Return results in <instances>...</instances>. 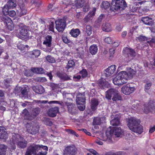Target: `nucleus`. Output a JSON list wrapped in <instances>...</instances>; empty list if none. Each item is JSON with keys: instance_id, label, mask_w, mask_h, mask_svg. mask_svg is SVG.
<instances>
[{"instance_id": "obj_1", "label": "nucleus", "mask_w": 155, "mask_h": 155, "mask_svg": "<svg viewBox=\"0 0 155 155\" xmlns=\"http://www.w3.org/2000/svg\"><path fill=\"white\" fill-rule=\"evenodd\" d=\"M48 150V147L46 146L33 143L28 147L25 155H46Z\"/></svg>"}, {"instance_id": "obj_2", "label": "nucleus", "mask_w": 155, "mask_h": 155, "mask_svg": "<svg viewBox=\"0 0 155 155\" xmlns=\"http://www.w3.org/2000/svg\"><path fill=\"white\" fill-rule=\"evenodd\" d=\"M140 121L134 117H131L128 120L127 126L130 130L133 132L141 134L143 132L142 126L140 125Z\"/></svg>"}, {"instance_id": "obj_3", "label": "nucleus", "mask_w": 155, "mask_h": 155, "mask_svg": "<svg viewBox=\"0 0 155 155\" xmlns=\"http://www.w3.org/2000/svg\"><path fill=\"white\" fill-rule=\"evenodd\" d=\"M111 5L109 9L110 12L120 10H123L127 6L125 0H112Z\"/></svg>"}, {"instance_id": "obj_4", "label": "nucleus", "mask_w": 155, "mask_h": 155, "mask_svg": "<svg viewBox=\"0 0 155 155\" xmlns=\"http://www.w3.org/2000/svg\"><path fill=\"white\" fill-rule=\"evenodd\" d=\"M41 109L39 107L33 108L30 114L28 110L26 109H24L22 113L24 114V117L27 120H31L35 118L40 113Z\"/></svg>"}, {"instance_id": "obj_5", "label": "nucleus", "mask_w": 155, "mask_h": 155, "mask_svg": "<svg viewBox=\"0 0 155 155\" xmlns=\"http://www.w3.org/2000/svg\"><path fill=\"white\" fill-rule=\"evenodd\" d=\"M125 74L124 73L120 72L115 78L113 79L114 84L117 85H120L127 83L126 79L125 78L126 77L124 76Z\"/></svg>"}, {"instance_id": "obj_6", "label": "nucleus", "mask_w": 155, "mask_h": 155, "mask_svg": "<svg viewBox=\"0 0 155 155\" xmlns=\"http://www.w3.org/2000/svg\"><path fill=\"white\" fill-rule=\"evenodd\" d=\"M7 15H2L0 17V21L4 23L8 30L12 31L14 29V25L11 19Z\"/></svg>"}, {"instance_id": "obj_7", "label": "nucleus", "mask_w": 155, "mask_h": 155, "mask_svg": "<svg viewBox=\"0 0 155 155\" xmlns=\"http://www.w3.org/2000/svg\"><path fill=\"white\" fill-rule=\"evenodd\" d=\"M15 27L16 28V30H19L20 31V33L22 35L24 36H29V30L28 27L23 23H19L15 25Z\"/></svg>"}, {"instance_id": "obj_8", "label": "nucleus", "mask_w": 155, "mask_h": 155, "mask_svg": "<svg viewBox=\"0 0 155 155\" xmlns=\"http://www.w3.org/2000/svg\"><path fill=\"white\" fill-rule=\"evenodd\" d=\"M123 55L129 59L132 60L135 57L136 55L135 51L133 49L126 47L123 51Z\"/></svg>"}, {"instance_id": "obj_9", "label": "nucleus", "mask_w": 155, "mask_h": 155, "mask_svg": "<svg viewBox=\"0 0 155 155\" xmlns=\"http://www.w3.org/2000/svg\"><path fill=\"white\" fill-rule=\"evenodd\" d=\"M55 28L59 32H62L66 25V20L64 18L58 19L55 21Z\"/></svg>"}, {"instance_id": "obj_10", "label": "nucleus", "mask_w": 155, "mask_h": 155, "mask_svg": "<svg viewBox=\"0 0 155 155\" xmlns=\"http://www.w3.org/2000/svg\"><path fill=\"white\" fill-rule=\"evenodd\" d=\"M28 133L32 135L35 134L38 132L39 127L38 126L33 125L32 123H27L26 125Z\"/></svg>"}, {"instance_id": "obj_11", "label": "nucleus", "mask_w": 155, "mask_h": 155, "mask_svg": "<svg viewBox=\"0 0 155 155\" xmlns=\"http://www.w3.org/2000/svg\"><path fill=\"white\" fill-rule=\"evenodd\" d=\"M109 133L111 135L114 134L116 137H119L122 134L123 132L120 127H110Z\"/></svg>"}, {"instance_id": "obj_12", "label": "nucleus", "mask_w": 155, "mask_h": 155, "mask_svg": "<svg viewBox=\"0 0 155 155\" xmlns=\"http://www.w3.org/2000/svg\"><path fill=\"white\" fill-rule=\"evenodd\" d=\"M76 150L74 146H67L64 150V155H75L77 153Z\"/></svg>"}, {"instance_id": "obj_13", "label": "nucleus", "mask_w": 155, "mask_h": 155, "mask_svg": "<svg viewBox=\"0 0 155 155\" xmlns=\"http://www.w3.org/2000/svg\"><path fill=\"white\" fill-rule=\"evenodd\" d=\"M135 88L134 87H131L130 85L127 84L121 88V91L122 92L127 95H129L133 93Z\"/></svg>"}, {"instance_id": "obj_14", "label": "nucleus", "mask_w": 155, "mask_h": 155, "mask_svg": "<svg viewBox=\"0 0 155 155\" xmlns=\"http://www.w3.org/2000/svg\"><path fill=\"white\" fill-rule=\"evenodd\" d=\"M59 111V108L58 107H51L47 111V114L50 117H54L56 116Z\"/></svg>"}, {"instance_id": "obj_15", "label": "nucleus", "mask_w": 155, "mask_h": 155, "mask_svg": "<svg viewBox=\"0 0 155 155\" xmlns=\"http://www.w3.org/2000/svg\"><path fill=\"white\" fill-rule=\"evenodd\" d=\"M118 91L115 88H111L106 91V97L108 100H110L111 97L115 95Z\"/></svg>"}, {"instance_id": "obj_16", "label": "nucleus", "mask_w": 155, "mask_h": 155, "mask_svg": "<svg viewBox=\"0 0 155 155\" xmlns=\"http://www.w3.org/2000/svg\"><path fill=\"white\" fill-rule=\"evenodd\" d=\"M76 101L78 105H85V95L81 94H78L76 99Z\"/></svg>"}, {"instance_id": "obj_17", "label": "nucleus", "mask_w": 155, "mask_h": 155, "mask_svg": "<svg viewBox=\"0 0 155 155\" xmlns=\"http://www.w3.org/2000/svg\"><path fill=\"white\" fill-rule=\"evenodd\" d=\"M155 111V106L153 104H151L150 101L148 103V106H145L144 112L148 114L149 112H153Z\"/></svg>"}, {"instance_id": "obj_18", "label": "nucleus", "mask_w": 155, "mask_h": 155, "mask_svg": "<svg viewBox=\"0 0 155 155\" xmlns=\"http://www.w3.org/2000/svg\"><path fill=\"white\" fill-rule=\"evenodd\" d=\"M99 104L98 99L95 98H92L91 102V108L92 111H94L97 108V107Z\"/></svg>"}, {"instance_id": "obj_19", "label": "nucleus", "mask_w": 155, "mask_h": 155, "mask_svg": "<svg viewBox=\"0 0 155 155\" xmlns=\"http://www.w3.org/2000/svg\"><path fill=\"white\" fill-rule=\"evenodd\" d=\"M121 72V73H124V74H125L124 76L126 77L125 78L127 81L131 78L135 73V71L133 69L130 68L128 70L127 72L122 71Z\"/></svg>"}, {"instance_id": "obj_20", "label": "nucleus", "mask_w": 155, "mask_h": 155, "mask_svg": "<svg viewBox=\"0 0 155 155\" xmlns=\"http://www.w3.org/2000/svg\"><path fill=\"white\" fill-rule=\"evenodd\" d=\"M116 66L115 65H111L106 70V76L108 77L114 73L116 70Z\"/></svg>"}, {"instance_id": "obj_21", "label": "nucleus", "mask_w": 155, "mask_h": 155, "mask_svg": "<svg viewBox=\"0 0 155 155\" xmlns=\"http://www.w3.org/2000/svg\"><path fill=\"white\" fill-rule=\"evenodd\" d=\"M56 74L57 76L60 78L61 80L64 81L70 80V77L65 73L58 71L57 73Z\"/></svg>"}, {"instance_id": "obj_22", "label": "nucleus", "mask_w": 155, "mask_h": 155, "mask_svg": "<svg viewBox=\"0 0 155 155\" xmlns=\"http://www.w3.org/2000/svg\"><path fill=\"white\" fill-rule=\"evenodd\" d=\"M31 70L32 73L37 74H43L45 72V70L41 67H31Z\"/></svg>"}, {"instance_id": "obj_23", "label": "nucleus", "mask_w": 155, "mask_h": 155, "mask_svg": "<svg viewBox=\"0 0 155 155\" xmlns=\"http://www.w3.org/2000/svg\"><path fill=\"white\" fill-rule=\"evenodd\" d=\"M110 3L107 1H103L101 5V7L102 10L107 11L108 12H111L109 10L110 8Z\"/></svg>"}, {"instance_id": "obj_24", "label": "nucleus", "mask_w": 155, "mask_h": 155, "mask_svg": "<svg viewBox=\"0 0 155 155\" xmlns=\"http://www.w3.org/2000/svg\"><path fill=\"white\" fill-rule=\"evenodd\" d=\"M8 136L7 132L2 127H0V139L6 141L8 138Z\"/></svg>"}, {"instance_id": "obj_25", "label": "nucleus", "mask_w": 155, "mask_h": 155, "mask_svg": "<svg viewBox=\"0 0 155 155\" xmlns=\"http://www.w3.org/2000/svg\"><path fill=\"white\" fill-rule=\"evenodd\" d=\"M141 21L145 25H152L154 23L152 19L147 16L142 17Z\"/></svg>"}, {"instance_id": "obj_26", "label": "nucleus", "mask_w": 155, "mask_h": 155, "mask_svg": "<svg viewBox=\"0 0 155 155\" xmlns=\"http://www.w3.org/2000/svg\"><path fill=\"white\" fill-rule=\"evenodd\" d=\"M33 90L36 93L41 94L44 92V87L41 85H38L32 87Z\"/></svg>"}, {"instance_id": "obj_27", "label": "nucleus", "mask_w": 155, "mask_h": 155, "mask_svg": "<svg viewBox=\"0 0 155 155\" xmlns=\"http://www.w3.org/2000/svg\"><path fill=\"white\" fill-rule=\"evenodd\" d=\"M52 37L51 35H48L45 38L43 42V44L45 45L47 47H50L51 45Z\"/></svg>"}, {"instance_id": "obj_28", "label": "nucleus", "mask_w": 155, "mask_h": 155, "mask_svg": "<svg viewBox=\"0 0 155 155\" xmlns=\"http://www.w3.org/2000/svg\"><path fill=\"white\" fill-rule=\"evenodd\" d=\"M84 54V51L83 48L79 47L76 50L75 55L77 58H81Z\"/></svg>"}, {"instance_id": "obj_29", "label": "nucleus", "mask_w": 155, "mask_h": 155, "mask_svg": "<svg viewBox=\"0 0 155 155\" xmlns=\"http://www.w3.org/2000/svg\"><path fill=\"white\" fill-rule=\"evenodd\" d=\"M66 104L67 106L69 112L71 114H73L75 111V105L74 104L66 102Z\"/></svg>"}, {"instance_id": "obj_30", "label": "nucleus", "mask_w": 155, "mask_h": 155, "mask_svg": "<svg viewBox=\"0 0 155 155\" xmlns=\"http://www.w3.org/2000/svg\"><path fill=\"white\" fill-rule=\"evenodd\" d=\"M80 31L79 29L78 28L72 29L70 32V34L71 36L74 37H77L80 34Z\"/></svg>"}, {"instance_id": "obj_31", "label": "nucleus", "mask_w": 155, "mask_h": 155, "mask_svg": "<svg viewBox=\"0 0 155 155\" xmlns=\"http://www.w3.org/2000/svg\"><path fill=\"white\" fill-rule=\"evenodd\" d=\"M40 50H34L30 53V57L33 58H37L40 54Z\"/></svg>"}, {"instance_id": "obj_32", "label": "nucleus", "mask_w": 155, "mask_h": 155, "mask_svg": "<svg viewBox=\"0 0 155 155\" xmlns=\"http://www.w3.org/2000/svg\"><path fill=\"white\" fill-rule=\"evenodd\" d=\"M98 85L101 88L104 89L108 87L109 84L105 80H101L98 82Z\"/></svg>"}, {"instance_id": "obj_33", "label": "nucleus", "mask_w": 155, "mask_h": 155, "mask_svg": "<svg viewBox=\"0 0 155 155\" xmlns=\"http://www.w3.org/2000/svg\"><path fill=\"white\" fill-rule=\"evenodd\" d=\"M8 7L11 8H14L17 6L16 0H9L6 4Z\"/></svg>"}, {"instance_id": "obj_34", "label": "nucleus", "mask_w": 155, "mask_h": 155, "mask_svg": "<svg viewBox=\"0 0 155 155\" xmlns=\"http://www.w3.org/2000/svg\"><path fill=\"white\" fill-rule=\"evenodd\" d=\"M98 48L96 45L93 44L90 46L89 51L92 55L96 54L97 52Z\"/></svg>"}, {"instance_id": "obj_35", "label": "nucleus", "mask_w": 155, "mask_h": 155, "mask_svg": "<svg viewBox=\"0 0 155 155\" xmlns=\"http://www.w3.org/2000/svg\"><path fill=\"white\" fill-rule=\"evenodd\" d=\"M23 88L21 87H17L15 88V92L17 93H19L21 92V94L23 95H25L27 92V90L26 89H24L22 90Z\"/></svg>"}, {"instance_id": "obj_36", "label": "nucleus", "mask_w": 155, "mask_h": 155, "mask_svg": "<svg viewBox=\"0 0 155 155\" xmlns=\"http://www.w3.org/2000/svg\"><path fill=\"white\" fill-rule=\"evenodd\" d=\"M102 30L103 31L109 32L111 30V25L109 23H106L103 25Z\"/></svg>"}, {"instance_id": "obj_37", "label": "nucleus", "mask_w": 155, "mask_h": 155, "mask_svg": "<svg viewBox=\"0 0 155 155\" xmlns=\"http://www.w3.org/2000/svg\"><path fill=\"white\" fill-rule=\"evenodd\" d=\"M7 148L6 145L0 144V155H5Z\"/></svg>"}, {"instance_id": "obj_38", "label": "nucleus", "mask_w": 155, "mask_h": 155, "mask_svg": "<svg viewBox=\"0 0 155 155\" xmlns=\"http://www.w3.org/2000/svg\"><path fill=\"white\" fill-rule=\"evenodd\" d=\"M84 2V0H76L75 5L77 8H80L83 6Z\"/></svg>"}, {"instance_id": "obj_39", "label": "nucleus", "mask_w": 155, "mask_h": 155, "mask_svg": "<svg viewBox=\"0 0 155 155\" xmlns=\"http://www.w3.org/2000/svg\"><path fill=\"white\" fill-rule=\"evenodd\" d=\"M120 123V119L117 117L115 118L110 121V124L113 126H118Z\"/></svg>"}, {"instance_id": "obj_40", "label": "nucleus", "mask_w": 155, "mask_h": 155, "mask_svg": "<svg viewBox=\"0 0 155 155\" xmlns=\"http://www.w3.org/2000/svg\"><path fill=\"white\" fill-rule=\"evenodd\" d=\"M6 4L2 8V13L4 15H8L9 12V9H10Z\"/></svg>"}, {"instance_id": "obj_41", "label": "nucleus", "mask_w": 155, "mask_h": 155, "mask_svg": "<svg viewBox=\"0 0 155 155\" xmlns=\"http://www.w3.org/2000/svg\"><path fill=\"white\" fill-rule=\"evenodd\" d=\"M75 65V63L74 61L72 60H69L68 63V64L66 66V68L69 69L71 68L74 67Z\"/></svg>"}, {"instance_id": "obj_42", "label": "nucleus", "mask_w": 155, "mask_h": 155, "mask_svg": "<svg viewBox=\"0 0 155 155\" xmlns=\"http://www.w3.org/2000/svg\"><path fill=\"white\" fill-rule=\"evenodd\" d=\"M112 100L113 101H120L122 100V97L119 94L118 92H117V93L113 97Z\"/></svg>"}, {"instance_id": "obj_43", "label": "nucleus", "mask_w": 155, "mask_h": 155, "mask_svg": "<svg viewBox=\"0 0 155 155\" xmlns=\"http://www.w3.org/2000/svg\"><path fill=\"white\" fill-rule=\"evenodd\" d=\"M136 40H138L140 42H143V41H147V38L146 37L143 36L142 35H140L139 36L137 37Z\"/></svg>"}, {"instance_id": "obj_44", "label": "nucleus", "mask_w": 155, "mask_h": 155, "mask_svg": "<svg viewBox=\"0 0 155 155\" xmlns=\"http://www.w3.org/2000/svg\"><path fill=\"white\" fill-rule=\"evenodd\" d=\"M101 118L96 117L94 118L93 124L94 125H99L101 123Z\"/></svg>"}, {"instance_id": "obj_45", "label": "nucleus", "mask_w": 155, "mask_h": 155, "mask_svg": "<svg viewBox=\"0 0 155 155\" xmlns=\"http://www.w3.org/2000/svg\"><path fill=\"white\" fill-rule=\"evenodd\" d=\"M17 145L18 147L24 149L26 147L27 143L23 141H18L17 143Z\"/></svg>"}, {"instance_id": "obj_46", "label": "nucleus", "mask_w": 155, "mask_h": 155, "mask_svg": "<svg viewBox=\"0 0 155 155\" xmlns=\"http://www.w3.org/2000/svg\"><path fill=\"white\" fill-rule=\"evenodd\" d=\"M45 58L46 60L50 63H52L55 61L54 58L50 55L47 56Z\"/></svg>"}, {"instance_id": "obj_47", "label": "nucleus", "mask_w": 155, "mask_h": 155, "mask_svg": "<svg viewBox=\"0 0 155 155\" xmlns=\"http://www.w3.org/2000/svg\"><path fill=\"white\" fill-rule=\"evenodd\" d=\"M61 38L63 42L64 43L68 44L70 43V41L68 39L67 36L65 35H62Z\"/></svg>"}, {"instance_id": "obj_48", "label": "nucleus", "mask_w": 155, "mask_h": 155, "mask_svg": "<svg viewBox=\"0 0 155 155\" xmlns=\"http://www.w3.org/2000/svg\"><path fill=\"white\" fill-rule=\"evenodd\" d=\"M92 30L91 27L88 25H87L86 27V32L87 35H90L92 33Z\"/></svg>"}, {"instance_id": "obj_49", "label": "nucleus", "mask_w": 155, "mask_h": 155, "mask_svg": "<svg viewBox=\"0 0 155 155\" xmlns=\"http://www.w3.org/2000/svg\"><path fill=\"white\" fill-rule=\"evenodd\" d=\"M80 73L82 75L83 78L86 77L87 75V72L86 70L85 69H83L80 72Z\"/></svg>"}, {"instance_id": "obj_50", "label": "nucleus", "mask_w": 155, "mask_h": 155, "mask_svg": "<svg viewBox=\"0 0 155 155\" xmlns=\"http://www.w3.org/2000/svg\"><path fill=\"white\" fill-rule=\"evenodd\" d=\"M31 70L26 69L25 70L24 72V75L25 76L27 77L31 76L33 75V74Z\"/></svg>"}, {"instance_id": "obj_51", "label": "nucleus", "mask_w": 155, "mask_h": 155, "mask_svg": "<svg viewBox=\"0 0 155 155\" xmlns=\"http://www.w3.org/2000/svg\"><path fill=\"white\" fill-rule=\"evenodd\" d=\"M44 123L45 125L49 126H51L53 124V123L50 119L48 118H46L45 120Z\"/></svg>"}, {"instance_id": "obj_52", "label": "nucleus", "mask_w": 155, "mask_h": 155, "mask_svg": "<svg viewBox=\"0 0 155 155\" xmlns=\"http://www.w3.org/2000/svg\"><path fill=\"white\" fill-rule=\"evenodd\" d=\"M96 10V8H93L92 10L89 13L88 15L89 16V17H91L94 16L95 15Z\"/></svg>"}, {"instance_id": "obj_53", "label": "nucleus", "mask_w": 155, "mask_h": 155, "mask_svg": "<svg viewBox=\"0 0 155 155\" xmlns=\"http://www.w3.org/2000/svg\"><path fill=\"white\" fill-rule=\"evenodd\" d=\"M66 131L69 134L74 135L76 137H78L79 136L78 135L74 130H72L68 129H66Z\"/></svg>"}, {"instance_id": "obj_54", "label": "nucleus", "mask_w": 155, "mask_h": 155, "mask_svg": "<svg viewBox=\"0 0 155 155\" xmlns=\"http://www.w3.org/2000/svg\"><path fill=\"white\" fill-rule=\"evenodd\" d=\"M0 97H1V99L0 100L1 102H3L5 101V93L4 92L0 90Z\"/></svg>"}, {"instance_id": "obj_55", "label": "nucleus", "mask_w": 155, "mask_h": 155, "mask_svg": "<svg viewBox=\"0 0 155 155\" xmlns=\"http://www.w3.org/2000/svg\"><path fill=\"white\" fill-rule=\"evenodd\" d=\"M102 140L106 142L107 143H110L112 142L111 138H108L106 136H105L104 138H103Z\"/></svg>"}, {"instance_id": "obj_56", "label": "nucleus", "mask_w": 155, "mask_h": 155, "mask_svg": "<svg viewBox=\"0 0 155 155\" xmlns=\"http://www.w3.org/2000/svg\"><path fill=\"white\" fill-rule=\"evenodd\" d=\"M55 8V7L53 4H50L48 6V10L49 12H52L54 11Z\"/></svg>"}, {"instance_id": "obj_57", "label": "nucleus", "mask_w": 155, "mask_h": 155, "mask_svg": "<svg viewBox=\"0 0 155 155\" xmlns=\"http://www.w3.org/2000/svg\"><path fill=\"white\" fill-rule=\"evenodd\" d=\"M104 41L105 42L108 44H110L112 43V39L110 37H108L105 38Z\"/></svg>"}, {"instance_id": "obj_58", "label": "nucleus", "mask_w": 155, "mask_h": 155, "mask_svg": "<svg viewBox=\"0 0 155 155\" xmlns=\"http://www.w3.org/2000/svg\"><path fill=\"white\" fill-rule=\"evenodd\" d=\"M21 11L20 14L21 15H25L27 13V10L23 7H20Z\"/></svg>"}, {"instance_id": "obj_59", "label": "nucleus", "mask_w": 155, "mask_h": 155, "mask_svg": "<svg viewBox=\"0 0 155 155\" xmlns=\"http://www.w3.org/2000/svg\"><path fill=\"white\" fill-rule=\"evenodd\" d=\"M115 49L113 48H110L109 50L110 53V57H113L114 55L115 52Z\"/></svg>"}, {"instance_id": "obj_60", "label": "nucleus", "mask_w": 155, "mask_h": 155, "mask_svg": "<svg viewBox=\"0 0 155 155\" xmlns=\"http://www.w3.org/2000/svg\"><path fill=\"white\" fill-rule=\"evenodd\" d=\"M105 18V15L104 14H101L98 18L97 21L98 23L101 22L102 20Z\"/></svg>"}, {"instance_id": "obj_61", "label": "nucleus", "mask_w": 155, "mask_h": 155, "mask_svg": "<svg viewBox=\"0 0 155 155\" xmlns=\"http://www.w3.org/2000/svg\"><path fill=\"white\" fill-rule=\"evenodd\" d=\"M8 13V15L12 17H14L16 15V12L14 10L9 11Z\"/></svg>"}, {"instance_id": "obj_62", "label": "nucleus", "mask_w": 155, "mask_h": 155, "mask_svg": "<svg viewBox=\"0 0 155 155\" xmlns=\"http://www.w3.org/2000/svg\"><path fill=\"white\" fill-rule=\"evenodd\" d=\"M4 85L6 88H8L10 86V81L7 80H4Z\"/></svg>"}, {"instance_id": "obj_63", "label": "nucleus", "mask_w": 155, "mask_h": 155, "mask_svg": "<svg viewBox=\"0 0 155 155\" xmlns=\"http://www.w3.org/2000/svg\"><path fill=\"white\" fill-rule=\"evenodd\" d=\"M83 11L84 12H88L89 9V6L87 5H85L83 8Z\"/></svg>"}, {"instance_id": "obj_64", "label": "nucleus", "mask_w": 155, "mask_h": 155, "mask_svg": "<svg viewBox=\"0 0 155 155\" xmlns=\"http://www.w3.org/2000/svg\"><path fill=\"white\" fill-rule=\"evenodd\" d=\"M54 26L53 22H51L49 26V29L50 31H54Z\"/></svg>"}]
</instances>
